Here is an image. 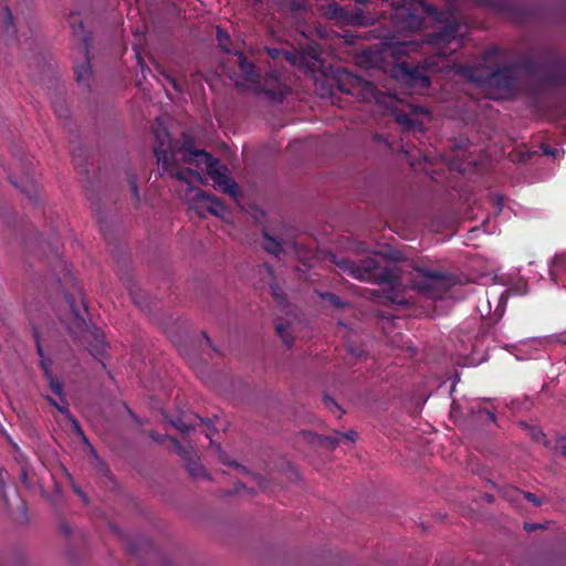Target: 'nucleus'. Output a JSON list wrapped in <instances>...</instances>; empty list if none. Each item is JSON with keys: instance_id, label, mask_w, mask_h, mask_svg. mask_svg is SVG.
Listing matches in <instances>:
<instances>
[{"instance_id": "1", "label": "nucleus", "mask_w": 566, "mask_h": 566, "mask_svg": "<svg viewBox=\"0 0 566 566\" xmlns=\"http://www.w3.org/2000/svg\"><path fill=\"white\" fill-rule=\"evenodd\" d=\"M517 69L535 78L543 88L566 87V59L548 53L545 64L535 56H526L515 64L499 66L484 77H470L484 86L511 94L516 86Z\"/></svg>"}, {"instance_id": "2", "label": "nucleus", "mask_w": 566, "mask_h": 566, "mask_svg": "<svg viewBox=\"0 0 566 566\" xmlns=\"http://www.w3.org/2000/svg\"><path fill=\"white\" fill-rule=\"evenodd\" d=\"M154 154L163 169L169 171L179 180H186V174H193L191 169L182 170L179 168L180 160L188 164H205L207 174L222 192L233 197L238 192V185L228 175V168L206 150L196 149L191 139L184 142L178 148L155 147Z\"/></svg>"}, {"instance_id": "3", "label": "nucleus", "mask_w": 566, "mask_h": 566, "mask_svg": "<svg viewBox=\"0 0 566 566\" xmlns=\"http://www.w3.org/2000/svg\"><path fill=\"white\" fill-rule=\"evenodd\" d=\"M337 265L344 273L356 280L379 285L387 284L388 289L385 291V297L392 304L406 305L408 303L405 295L397 290L401 279L396 270L388 266H380L376 255L365 258L359 260V262L342 259L337 262Z\"/></svg>"}, {"instance_id": "4", "label": "nucleus", "mask_w": 566, "mask_h": 566, "mask_svg": "<svg viewBox=\"0 0 566 566\" xmlns=\"http://www.w3.org/2000/svg\"><path fill=\"white\" fill-rule=\"evenodd\" d=\"M44 245L50 251V254H52L55 259V270L61 269L62 271H65L63 277H57V283L62 286L63 293H64V300L66 305L70 310V316L73 323L74 328L82 331L84 327H86L85 318L81 314V310L77 306V301L81 302V304L84 307V311H86V305L83 298V292L82 287L78 285L77 282H74L73 284V291H65V284L66 282H73L74 277L71 275L69 270L66 269L65 262L61 259L59 253V245L56 240H49L48 242H44L42 239L40 241V248L41 250L45 251Z\"/></svg>"}, {"instance_id": "5", "label": "nucleus", "mask_w": 566, "mask_h": 566, "mask_svg": "<svg viewBox=\"0 0 566 566\" xmlns=\"http://www.w3.org/2000/svg\"><path fill=\"white\" fill-rule=\"evenodd\" d=\"M403 6L394 10V21L398 29L416 32L422 29L424 15L434 21L443 22L444 13L439 11L436 6L426 0H401Z\"/></svg>"}, {"instance_id": "6", "label": "nucleus", "mask_w": 566, "mask_h": 566, "mask_svg": "<svg viewBox=\"0 0 566 566\" xmlns=\"http://www.w3.org/2000/svg\"><path fill=\"white\" fill-rule=\"evenodd\" d=\"M454 285V280L444 271L431 270L424 266L416 269L411 287L424 297L439 300L448 294Z\"/></svg>"}, {"instance_id": "7", "label": "nucleus", "mask_w": 566, "mask_h": 566, "mask_svg": "<svg viewBox=\"0 0 566 566\" xmlns=\"http://www.w3.org/2000/svg\"><path fill=\"white\" fill-rule=\"evenodd\" d=\"M73 34L78 39L80 43L77 45V50L80 53L84 55V61L82 64L75 66V77L76 82L80 85H83L85 88L90 90L91 87V78L93 75L88 50H90V41L91 34L84 30V24L82 21H77V17L75 14H71L70 21Z\"/></svg>"}, {"instance_id": "8", "label": "nucleus", "mask_w": 566, "mask_h": 566, "mask_svg": "<svg viewBox=\"0 0 566 566\" xmlns=\"http://www.w3.org/2000/svg\"><path fill=\"white\" fill-rule=\"evenodd\" d=\"M335 81L336 88L347 96L355 97L363 102L376 99L377 87L371 82L354 75L346 70L339 72Z\"/></svg>"}, {"instance_id": "9", "label": "nucleus", "mask_w": 566, "mask_h": 566, "mask_svg": "<svg viewBox=\"0 0 566 566\" xmlns=\"http://www.w3.org/2000/svg\"><path fill=\"white\" fill-rule=\"evenodd\" d=\"M392 76L412 86L429 87L431 80L427 70L418 64L402 61L391 70Z\"/></svg>"}, {"instance_id": "10", "label": "nucleus", "mask_w": 566, "mask_h": 566, "mask_svg": "<svg viewBox=\"0 0 566 566\" xmlns=\"http://www.w3.org/2000/svg\"><path fill=\"white\" fill-rule=\"evenodd\" d=\"M21 165L24 169L23 175L19 180L10 177V181L24 193L29 200L36 205L39 201V188L34 176V163L30 157L21 159Z\"/></svg>"}, {"instance_id": "11", "label": "nucleus", "mask_w": 566, "mask_h": 566, "mask_svg": "<svg viewBox=\"0 0 566 566\" xmlns=\"http://www.w3.org/2000/svg\"><path fill=\"white\" fill-rule=\"evenodd\" d=\"M206 423L207 430H206V437L212 442V437L217 432V430L212 427V420L207 419L205 421L203 418L199 417L198 415H189V416H182L177 417L176 419L170 420V424L181 431V432H189L190 430L195 429L197 426Z\"/></svg>"}, {"instance_id": "12", "label": "nucleus", "mask_w": 566, "mask_h": 566, "mask_svg": "<svg viewBox=\"0 0 566 566\" xmlns=\"http://www.w3.org/2000/svg\"><path fill=\"white\" fill-rule=\"evenodd\" d=\"M303 438L308 441L310 443H317L319 446H324L328 449H335L338 443L342 441L346 442H354L356 439L357 433L353 430L342 433V432H335L334 436H318L316 433H313L311 431H303L302 432Z\"/></svg>"}, {"instance_id": "13", "label": "nucleus", "mask_w": 566, "mask_h": 566, "mask_svg": "<svg viewBox=\"0 0 566 566\" xmlns=\"http://www.w3.org/2000/svg\"><path fill=\"white\" fill-rule=\"evenodd\" d=\"M261 92L273 103L283 102L289 88L276 75H270L265 78Z\"/></svg>"}, {"instance_id": "14", "label": "nucleus", "mask_w": 566, "mask_h": 566, "mask_svg": "<svg viewBox=\"0 0 566 566\" xmlns=\"http://www.w3.org/2000/svg\"><path fill=\"white\" fill-rule=\"evenodd\" d=\"M459 22L455 19L447 21L442 28L429 35V43L434 45H442L451 43L458 35Z\"/></svg>"}, {"instance_id": "15", "label": "nucleus", "mask_w": 566, "mask_h": 566, "mask_svg": "<svg viewBox=\"0 0 566 566\" xmlns=\"http://www.w3.org/2000/svg\"><path fill=\"white\" fill-rule=\"evenodd\" d=\"M196 200L201 203V207L205 208L208 212L213 216H221L226 208L221 200L213 195H210L203 190H198L196 193Z\"/></svg>"}, {"instance_id": "16", "label": "nucleus", "mask_w": 566, "mask_h": 566, "mask_svg": "<svg viewBox=\"0 0 566 566\" xmlns=\"http://www.w3.org/2000/svg\"><path fill=\"white\" fill-rule=\"evenodd\" d=\"M238 55L239 69L247 82L258 83L260 75L255 72V67L252 61H250L241 51L234 52Z\"/></svg>"}, {"instance_id": "17", "label": "nucleus", "mask_w": 566, "mask_h": 566, "mask_svg": "<svg viewBox=\"0 0 566 566\" xmlns=\"http://www.w3.org/2000/svg\"><path fill=\"white\" fill-rule=\"evenodd\" d=\"M45 399H46V401H48L51 406L55 407V408H56L61 413H63L66 418H69V419L73 422L75 430H76L78 433L83 434V431H82V429H81V427H80V423L77 422V420H76V419H74V418L72 417V415H71V412H70V409H69V402H67V400H66L65 396L60 397V402H59V401H56V400H55L54 398H52L51 396H45Z\"/></svg>"}, {"instance_id": "18", "label": "nucleus", "mask_w": 566, "mask_h": 566, "mask_svg": "<svg viewBox=\"0 0 566 566\" xmlns=\"http://www.w3.org/2000/svg\"><path fill=\"white\" fill-rule=\"evenodd\" d=\"M217 41H218L220 49L224 53L234 54V52L239 51V50L232 48V41H231L229 33L221 28H217Z\"/></svg>"}, {"instance_id": "19", "label": "nucleus", "mask_w": 566, "mask_h": 566, "mask_svg": "<svg viewBox=\"0 0 566 566\" xmlns=\"http://www.w3.org/2000/svg\"><path fill=\"white\" fill-rule=\"evenodd\" d=\"M264 250L273 255H279L282 252L281 242L275 238L271 237L268 232H264Z\"/></svg>"}, {"instance_id": "20", "label": "nucleus", "mask_w": 566, "mask_h": 566, "mask_svg": "<svg viewBox=\"0 0 566 566\" xmlns=\"http://www.w3.org/2000/svg\"><path fill=\"white\" fill-rule=\"evenodd\" d=\"M169 441L174 446L176 453L186 462L193 457L192 449L182 446L176 438H169Z\"/></svg>"}, {"instance_id": "21", "label": "nucleus", "mask_w": 566, "mask_h": 566, "mask_svg": "<svg viewBox=\"0 0 566 566\" xmlns=\"http://www.w3.org/2000/svg\"><path fill=\"white\" fill-rule=\"evenodd\" d=\"M186 468H187L189 474L193 478H200L206 474L205 468L201 465V463L198 460L193 459V457L190 458V460H188L186 462Z\"/></svg>"}, {"instance_id": "22", "label": "nucleus", "mask_w": 566, "mask_h": 566, "mask_svg": "<svg viewBox=\"0 0 566 566\" xmlns=\"http://www.w3.org/2000/svg\"><path fill=\"white\" fill-rule=\"evenodd\" d=\"M3 32L6 35H13L15 33L13 15L9 7L3 8Z\"/></svg>"}, {"instance_id": "23", "label": "nucleus", "mask_w": 566, "mask_h": 566, "mask_svg": "<svg viewBox=\"0 0 566 566\" xmlns=\"http://www.w3.org/2000/svg\"><path fill=\"white\" fill-rule=\"evenodd\" d=\"M155 137H156V140H157V145L155 147H163V148H168V149H172L174 146L171 144V140L169 138V134L167 132V129L163 128V129H156L155 130Z\"/></svg>"}, {"instance_id": "24", "label": "nucleus", "mask_w": 566, "mask_h": 566, "mask_svg": "<svg viewBox=\"0 0 566 566\" xmlns=\"http://www.w3.org/2000/svg\"><path fill=\"white\" fill-rule=\"evenodd\" d=\"M276 334L281 337L282 342L287 346L291 347L294 343V338L291 336V334L287 332V326L283 323H277L275 325Z\"/></svg>"}, {"instance_id": "25", "label": "nucleus", "mask_w": 566, "mask_h": 566, "mask_svg": "<svg viewBox=\"0 0 566 566\" xmlns=\"http://www.w3.org/2000/svg\"><path fill=\"white\" fill-rule=\"evenodd\" d=\"M324 405L325 407L332 412L334 413L337 418H340L344 413V410L342 409V407L335 401V399L328 395H325L324 396Z\"/></svg>"}, {"instance_id": "26", "label": "nucleus", "mask_w": 566, "mask_h": 566, "mask_svg": "<svg viewBox=\"0 0 566 566\" xmlns=\"http://www.w3.org/2000/svg\"><path fill=\"white\" fill-rule=\"evenodd\" d=\"M51 390L57 395L59 397H62L64 396V389H63V384L62 381H60L57 378L53 376H51L50 378H45Z\"/></svg>"}, {"instance_id": "27", "label": "nucleus", "mask_w": 566, "mask_h": 566, "mask_svg": "<svg viewBox=\"0 0 566 566\" xmlns=\"http://www.w3.org/2000/svg\"><path fill=\"white\" fill-rule=\"evenodd\" d=\"M53 108L57 117L67 118L70 116L69 107L64 104V102H56L53 104Z\"/></svg>"}, {"instance_id": "28", "label": "nucleus", "mask_w": 566, "mask_h": 566, "mask_svg": "<svg viewBox=\"0 0 566 566\" xmlns=\"http://www.w3.org/2000/svg\"><path fill=\"white\" fill-rule=\"evenodd\" d=\"M396 120H397L398 124H400V125H402V126H405L407 128H411L415 125L413 118L410 115L406 114V113L397 114L396 115Z\"/></svg>"}, {"instance_id": "29", "label": "nucleus", "mask_w": 566, "mask_h": 566, "mask_svg": "<svg viewBox=\"0 0 566 566\" xmlns=\"http://www.w3.org/2000/svg\"><path fill=\"white\" fill-rule=\"evenodd\" d=\"M127 177H128V184L130 187L132 196H133L134 200L136 202H138L139 201V189L137 186L136 177L133 174H128Z\"/></svg>"}, {"instance_id": "30", "label": "nucleus", "mask_w": 566, "mask_h": 566, "mask_svg": "<svg viewBox=\"0 0 566 566\" xmlns=\"http://www.w3.org/2000/svg\"><path fill=\"white\" fill-rule=\"evenodd\" d=\"M32 333H33V338H34V342H35L38 355L40 356L41 359L46 358L45 355H44V349H43L42 344H41L40 332H39V329L35 326L32 327Z\"/></svg>"}, {"instance_id": "31", "label": "nucleus", "mask_w": 566, "mask_h": 566, "mask_svg": "<svg viewBox=\"0 0 566 566\" xmlns=\"http://www.w3.org/2000/svg\"><path fill=\"white\" fill-rule=\"evenodd\" d=\"M321 296H322V298L329 302L335 307L343 306V302H342L340 297L338 295H336L335 293L326 292V293L321 294Z\"/></svg>"}, {"instance_id": "32", "label": "nucleus", "mask_w": 566, "mask_h": 566, "mask_svg": "<svg viewBox=\"0 0 566 566\" xmlns=\"http://www.w3.org/2000/svg\"><path fill=\"white\" fill-rule=\"evenodd\" d=\"M52 359L51 358H43V359H40V367L43 371V375L45 378H50L51 376H53V373H52Z\"/></svg>"}, {"instance_id": "33", "label": "nucleus", "mask_w": 566, "mask_h": 566, "mask_svg": "<svg viewBox=\"0 0 566 566\" xmlns=\"http://www.w3.org/2000/svg\"><path fill=\"white\" fill-rule=\"evenodd\" d=\"M478 413H479V419L480 420H483V418L485 417V419L491 421V422H495L496 421L495 413L493 411L486 409V408H479L478 409Z\"/></svg>"}, {"instance_id": "34", "label": "nucleus", "mask_w": 566, "mask_h": 566, "mask_svg": "<svg viewBox=\"0 0 566 566\" xmlns=\"http://www.w3.org/2000/svg\"><path fill=\"white\" fill-rule=\"evenodd\" d=\"M148 436H149V438H150L151 440H154L155 442H157V443H159V444L164 443L166 440H169V438H171V437H170V436H168V434H161V433H158V432H156V431H154V430H150V431L148 432Z\"/></svg>"}, {"instance_id": "35", "label": "nucleus", "mask_w": 566, "mask_h": 566, "mask_svg": "<svg viewBox=\"0 0 566 566\" xmlns=\"http://www.w3.org/2000/svg\"><path fill=\"white\" fill-rule=\"evenodd\" d=\"M524 497L530 502L532 503L533 505L535 506H541L542 505V500L537 497L536 494L534 493H531V492H525L524 493Z\"/></svg>"}, {"instance_id": "36", "label": "nucleus", "mask_w": 566, "mask_h": 566, "mask_svg": "<svg viewBox=\"0 0 566 566\" xmlns=\"http://www.w3.org/2000/svg\"><path fill=\"white\" fill-rule=\"evenodd\" d=\"M499 52H500V49L497 46L489 48L484 52V60L488 61V60H491V59L497 56Z\"/></svg>"}, {"instance_id": "37", "label": "nucleus", "mask_w": 566, "mask_h": 566, "mask_svg": "<svg viewBox=\"0 0 566 566\" xmlns=\"http://www.w3.org/2000/svg\"><path fill=\"white\" fill-rule=\"evenodd\" d=\"M542 527H543V525L537 524V523H525L524 524V530L527 532H533V531L542 528Z\"/></svg>"}, {"instance_id": "38", "label": "nucleus", "mask_w": 566, "mask_h": 566, "mask_svg": "<svg viewBox=\"0 0 566 566\" xmlns=\"http://www.w3.org/2000/svg\"><path fill=\"white\" fill-rule=\"evenodd\" d=\"M406 48H407V43H401L398 48H396L394 50V55L406 54L407 53Z\"/></svg>"}, {"instance_id": "39", "label": "nucleus", "mask_w": 566, "mask_h": 566, "mask_svg": "<svg viewBox=\"0 0 566 566\" xmlns=\"http://www.w3.org/2000/svg\"><path fill=\"white\" fill-rule=\"evenodd\" d=\"M272 289V295L273 297L281 304L284 300L283 295L281 293H279L276 287H271Z\"/></svg>"}, {"instance_id": "40", "label": "nucleus", "mask_w": 566, "mask_h": 566, "mask_svg": "<svg viewBox=\"0 0 566 566\" xmlns=\"http://www.w3.org/2000/svg\"><path fill=\"white\" fill-rule=\"evenodd\" d=\"M220 459H221V461H222L223 463H226V464H229V465H232V467H235V468L241 467V465H240L238 462H235V461H228V460L226 459V455H224V454H221Z\"/></svg>"}, {"instance_id": "41", "label": "nucleus", "mask_w": 566, "mask_h": 566, "mask_svg": "<svg viewBox=\"0 0 566 566\" xmlns=\"http://www.w3.org/2000/svg\"><path fill=\"white\" fill-rule=\"evenodd\" d=\"M95 338L96 340L102 345L104 346L105 345V342H104V336L103 335H98V334H95Z\"/></svg>"}, {"instance_id": "42", "label": "nucleus", "mask_w": 566, "mask_h": 566, "mask_svg": "<svg viewBox=\"0 0 566 566\" xmlns=\"http://www.w3.org/2000/svg\"><path fill=\"white\" fill-rule=\"evenodd\" d=\"M202 335L206 338L207 345L212 347V342H211L210 337L207 335V333L202 332Z\"/></svg>"}, {"instance_id": "43", "label": "nucleus", "mask_w": 566, "mask_h": 566, "mask_svg": "<svg viewBox=\"0 0 566 566\" xmlns=\"http://www.w3.org/2000/svg\"><path fill=\"white\" fill-rule=\"evenodd\" d=\"M560 453L566 457V443L560 447Z\"/></svg>"}, {"instance_id": "44", "label": "nucleus", "mask_w": 566, "mask_h": 566, "mask_svg": "<svg viewBox=\"0 0 566 566\" xmlns=\"http://www.w3.org/2000/svg\"><path fill=\"white\" fill-rule=\"evenodd\" d=\"M439 56H447L448 55V52L444 51V50H440L439 53H438Z\"/></svg>"}, {"instance_id": "45", "label": "nucleus", "mask_w": 566, "mask_h": 566, "mask_svg": "<svg viewBox=\"0 0 566 566\" xmlns=\"http://www.w3.org/2000/svg\"><path fill=\"white\" fill-rule=\"evenodd\" d=\"M63 532L69 535L70 534V528L66 526V525H63Z\"/></svg>"}, {"instance_id": "46", "label": "nucleus", "mask_w": 566, "mask_h": 566, "mask_svg": "<svg viewBox=\"0 0 566 566\" xmlns=\"http://www.w3.org/2000/svg\"><path fill=\"white\" fill-rule=\"evenodd\" d=\"M138 549H139V548H138L136 545H133V546H132V552H133L134 554H137Z\"/></svg>"}, {"instance_id": "47", "label": "nucleus", "mask_w": 566, "mask_h": 566, "mask_svg": "<svg viewBox=\"0 0 566 566\" xmlns=\"http://www.w3.org/2000/svg\"><path fill=\"white\" fill-rule=\"evenodd\" d=\"M171 84L174 85V87H175L176 90H179V88H178V85H177V83H176V81H175V80H172V81H171Z\"/></svg>"}, {"instance_id": "48", "label": "nucleus", "mask_w": 566, "mask_h": 566, "mask_svg": "<svg viewBox=\"0 0 566 566\" xmlns=\"http://www.w3.org/2000/svg\"><path fill=\"white\" fill-rule=\"evenodd\" d=\"M335 103H336V102H335V93H334V92H332V104H335Z\"/></svg>"}, {"instance_id": "49", "label": "nucleus", "mask_w": 566, "mask_h": 566, "mask_svg": "<svg viewBox=\"0 0 566 566\" xmlns=\"http://www.w3.org/2000/svg\"><path fill=\"white\" fill-rule=\"evenodd\" d=\"M331 7L334 9V11L337 10V4L335 2H333Z\"/></svg>"}, {"instance_id": "50", "label": "nucleus", "mask_w": 566, "mask_h": 566, "mask_svg": "<svg viewBox=\"0 0 566 566\" xmlns=\"http://www.w3.org/2000/svg\"><path fill=\"white\" fill-rule=\"evenodd\" d=\"M60 319H61V322H63L65 324L67 323L66 318H64L63 316H60Z\"/></svg>"}, {"instance_id": "51", "label": "nucleus", "mask_w": 566, "mask_h": 566, "mask_svg": "<svg viewBox=\"0 0 566 566\" xmlns=\"http://www.w3.org/2000/svg\"><path fill=\"white\" fill-rule=\"evenodd\" d=\"M292 8H293V9H297V4H296V2H292Z\"/></svg>"}, {"instance_id": "52", "label": "nucleus", "mask_w": 566, "mask_h": 566, "mask_svg": "<svg viewBox=\"0 0 566 566\" xmlns=\"http://www.w3.org/2000/svg\"><path fill=\"white\" fill-rule=\"evenodd\" d=\"M77 494L84 497L83 493L80 490H76Z\"/></svg>"}, {"instance_id": "53", "label": "nucleus", "mask_w": 566, "mask_h": 566, "mask_svg": "<svg viewBox=\"0 0 566 566\" xmlns=\"http://www.w3.org/2000/svg\"><path fill=\"white\" fill-rule=\"evenodd\" d=\"M112 530H113V532H115V533H117V532H118V530H117L116 527H114V526H112Z\"/></svg>"}, {"instance_id": "54", "label": "nucleus", "mask_w": 566, "mask_h": 566, "mask_svg": "<svg viewBox=\"0 0 566 566\" xmlns=\"http://www.w3.org/2000/svg\"><path fill=\"white\" fill-rule=\"evenodd\" d=\"M545 154H552L553 155L554 153L553 151H548V150L545 149Z\"/></svg>"}, {"instance_id": "55", "label": "nucleus", "mask_w": 566, "mask_h": 566, "mask_svg": "<svg viewBox=\"0 0 566 566\" xmlns=\"http://www.w3.org/2000/svg\"><path fill=\"white\" fill-rule=\"evenodd\" d=\"M268 271H269L270 273H272V268H271V266H268Z\"/></svg>"}]
</instances>
